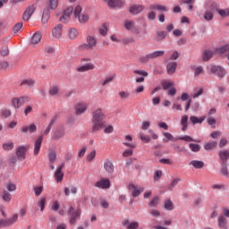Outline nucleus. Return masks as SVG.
Wrapping results in <instances>:
<instances>
[{"label":"nucleus","mask_w":229,"mask_h":229,"mask_svg":"<svg viewBox=\"0 0 229 229\" xmlns=\"http://www.w3.org/2000/svg\"><path fill=\"white\" fill-rule=\"evenodd\" d=\"M106 114L103 112V109L98 108L92 112V131H99L104 129V133H113L114 126H106Z\"/></svg>","instance_id":"f257e3e1"},{"label":"nucleus","mask_w":229,"mask_h":229,"mask_svg":"<svg viewBox=\"0 0 229 229\" xmlns=\"http://www.w3.org/2000/svg\"><path fill=\"white\" fill-rule=\"evenodd\" d=\"M30 98L28 97H13L11 99V106L14 108V110H19L21 107L24 106L26 103H29Z\"/></svg>","instance_id":"f03ea898"},{"label":"nucleus","mask_w":229,"mask_h":229,"mask_svg":"<svg viewBox=\"0 0 229 229\" xmlns=\"http://www.w3.org/2000/svg\"><path fill=\"white\" fill-rule=\"evenodd\" d=\"M82 8L80 5H77L74 9L73 12V15L75 17V19H78L79 22H81V24H86V22L89 21V16L87 13H82Z\"/></svg>","instance_id":"7ed1b4c3"},{"label":"nucleus","mask_w":229,"mask_h":229,"mask_svg":"<svg viewBox=\"0 0 229 229\" xmlns=\"http://www.w3.org/2000/svg\"><path fill=\"white\" fill-rule=\"evenodd\" d=\"M68 215L70 216V224L75 225L76 224V219H80L81 216V209L80 208H74V207H70V209L68 211Z\"/></svg>","instance_id":"20e7f679"},{"label":"nucleus","mask_w":229,"mask_h":229,"mask_svg":"<svg viewBox=\"0 0 229 229\" xmlns=\"http://www.w3.org/2000/svg\"><path fill=\"white\" fill-rule=\"evenodd\" d=\"M87 43L81 46V49H86L87 51H89L90 49H94L96 46L98 45V39L94 38L93 36H88L87 37Z\"/></svg>","instance_id":"39448f33"},{"label":"nucleus","mask_w":229,"mask_h":229,"mask_svg":"<svg viewBox=\"0 0 229 229\" xmlns=\"http://www.w3.org/2000/svg\"><path fill=\"white\" fill-rule=\"evenodd\" d=\"M72 12H74V8L72 6L66 8L64 11L63 15L59 19L60 22H63L64 24H67V22L71 21V14L72 13Z\"/></svg>","instance_id":"423d86ee"},{"label":"nucleus","mask_w":229,"mask_h":229,"mask_svg":"<svg viewBox=\"0 0 229 229\" xmlns=\"http://www.w3.org/2000/svg\"><path fill=\"white\" fill-rule=\"evenodd\" d=\"M87 108H89V104L87 102L77 103L74 106L76 115H81V114H85V112H87Z\"/></svg>","instance_id":"0eeeda50"},{"label":"nucleus","mask_w":229,"mask_h":229,"mask_svg":"<svg viewBox=\"0 0 229 229\" xmlns=\"http://www.w3.org/2000/svg\"><path fill=\"white\" fill-rule=\"evenodd\" d=\"M210 71L212 74H216L218 78H225L226 76V70L221 66L213 65Z\"/></svg>","instance_id":"6e6552de"},{"label":"nucleus","mask_w":229,"mask_h":229,"mask_svg":"<svg viewBox=\"0 0 229 229\" xmlns=\"http://www.w3.org/2000/svg\"><path fill=\"white\" fill-rule=\"evenodd\" d=\"M128 189L130 191H132V192H131L132 198H139L140 196V194H142V192H144V187L139 188L133 183H130L128 185Z\"/></svg>","instance_id":"1a4fd4ad"},{"label":"nucleus","mask_w":229,"mask_h":229,"mask_svg":"<svg viewBox=\"0 0 229 229\" xmlns=\"http://www.w3.org/2000/svg\"><path fill=\"white\" fill-rule=\"evenodd\" d=\"M64 165H61L58 166V168L55 170L54 178L57 183H62L64 182Z\"/></svg>","instance_id":"9d476101"},{"label":"nucleus","mask_w":229,"mask_h":229,"mask_svg":"<svg viewBox=\"0 0 229 229\" xmlns=\"http://www.w3.org/2000/svg\"><path fill=\"white\" fill-rule=\"evenodd\" d=\"M29 147L24 145L20 146L16 150V156L18 160H26V153L28 152Z\"/></svg>","instance_id":"9b49d317"},{"label":"nucleus","mask_w":229,"mask_h":229,"mask_svg":"<svg viewBox=\"0 0 229 229\" xmlns=\"http://www.w3.org/2000/svg\"><path fill=\"white\" fill-rule=\"evenodd\" d=\"M63 137H65V129L62 127L55 129L52 132V139L54 140H60V139H63Z\"/></svg>","instance_id":"f8f14e48"},{"label":"nucleus","mask_w":229,"mask_h":229,"mask_svg":"<svg viewBox=\"0 0 229 229\" xmlns=\"http://www.w3.org/2000/svg\"><path fill=\"white\" fill-rule=\"evenodd\" d=\"M123 28L128 31H132L136 35H139V30L135 29V21L127 20L123 22Z\"/></svg>","instance_id":"ddd939ff"},{"label":"nucleus","mask_w":229,"mask_h":229,"mask_svg":"<svg viewBox=\"0 0 229 229\" xmlns=\"http://www.w3.org/2000/svg\"><path fill=\"white\" fill-rule=\"evenodd\" d=\"M44 140V135H40L34 142V155L35 157H38V153H40V148H42V142Z\"/></svg>","instance_id":"4468645a"},{"label":"nucleus","mask_w":229,"mask_h":229,"mask_svg":"<svg viewBox=\"0 0 229 229\" xmlns=\"http://www.w3.org/2000/svg\"><path fill=\"white\" fill-rule=\"evenodd\" d=\"M94 69H96V65L92 63L76 67L77 72H87V71H94Z\"/></svg>","instance_id":"2eb2a0df"},{"label":"nucleus","mask_w":229,"mask_h":229,"mask_svg":"<svg viewBox=\"0 0 229 229\" xmlns=\"http://www.w3.org/2000/svg\"><path fill=\"white\" fill-rule=\"evenodd\" d=\"M106 1L110 8H123L124 2L123 0H104Z\"/></svg>","instance_id":"dca6fc26"},{"label":"nucleus","mask_w":229,"mask_h":229,"mask_svg":"<svg viewBox=\"0 0 229 229\" xmlns=\"http://www.w3.org/2000/svg\"><path fill=\"white\" fill-rule=\"evenodd\" d=\"M133 73L138 74L139 76H142V77L136 78V83H144V80H145L144 78H147L148 72L144 70H134Z\"/></svg>","instance_id":"f3484780"},{"label":"nucleus","mask_w":229,"mask_h":229,"mask_svg":"<svg viewBox=\"0 0 229 229\" xmlns=\"http://www.w3.org/2000/svg\"><path fill=\"white\" fill-rule=\"evenodd\" d=\"M33 13H35V6H33V5L29 6L23 13V16H22L23 21H30V19H31V15H33Z\"/></svg>","instance_id":"a211bd4d"},{"label":"nucleus","mask_w":229,"mask_h":229,"mask_svg":"<svg viewBox=\"0 0 229 229\" xmlns=\"http://www.w3.org/2000/svg\"><path fill=\"white\" fill-rule=\"evenodd\" d=\"M95 187H98V189H110V180L101 179L95 183Z\"/></svg>","instance_id":"6ab92c4d"},{"label":"nucleus","mask_w":229,"mask_h":229,"mask_svg":"<svg viewBox=\"0 0 229 229\" xmlns=\"http://www.w3.org/2000/svg\"><path fill=\"white\" fill-rule=\"evenodd\" d=\"M104 169L108 173V174H113L114 171V163L110 159H106L104 162Z\"/></svg>","instance_id":"aec40b11"},{"label":"nucleus","mask_w":229,"mask_h":229,"mask_svg":"<svg viewBox=\"0 0 229 229\" xmlns=\"http://www.w3.org/2000/svg\"><path fill=\"white\" fill-rule=\"evenodd\" d=\"M21 133H27L28 131L29 133H35V131H37V125L35 123H32L29 126L25 125L21 128Z\"/></svg>","instance_id":"412c9836"},{"label":"nucleus","mask_w":229,"mask_h":229,"mask_svg":"<svg viewBox=\"0 0 229 229\" xmlns=\"http://www.w3.org/2000/svg\"><path fill=\"white\" fill-rule=\"evenodd\" d=\"M64 26L62 24H58L52 30V35L55 38H62V30Z\"/></svg>","instance_id":"4be33fe9"},{"label":"nucleus","mask_w":229,"mask_h":229,"mask_svg":"<svg viewBox=\"0 0 229 229\" xmlns=\"http://www.w3.org/2000/svg\"><path fill=\"white\" fill-rule=\"evenodd\" d=\"M40 40H42V33H40V31H37L32 35L30 44H32V46H36V44H38Z\"/></svg>","instance_id":"5701e85b"},{"label":"nucleus","mask_w":229,"mask_h":229,"mask_svg":"<svg viewBox=\"0 0 229 229\" xmlns=\"http://www.w3.org/2000/svg\"><path fill=\"white\" fill-rule=\"evenodd\" d=\"M0 198H2L5 203H10V201H12V193L7 190H4L0 193Z\"/></svg>","instance_id":"b1692460"},{"label":"nucleus","mask_w":229,"mask_h":229,"mask_svg":"<svg viewBox=\"0 0 229 229\" xmlns=\"http://www.w3.org/2000/svg\"><path fill=\"white\" fill-rule=\"evenodd\" d=\"M35 80L33 79H24L21 81L20 86L21 87H28L29 89H31L32 87H35Z\"/></svg>","instance_id":"393cba45"},{"label":"nucleus","mask_w":229,"mask_h":229,"mask_svg":"<svg viewBox=\"0 0 229 229\" xmlns=\"http://www.w3.org/2000/svg\"><path fill=\"white\" fill-rule=\"evenodd\" d=\"M218 227L220 229H228V220L226 217L220 216L218 217Z\"/></svg>","instance_id":"a878e982"},{"label":"nucleus","mask_w":229,"mask_h":229,"mask_svg":"<svg viewBox=\"0 0 229 229\" xmlns=\"http://www.w3.org/2000/svg\"><path fill=\"white\" fill-rule=\"evenodd\" d=\"M148 10H157V12H167V7L165 5L158 4H151L148 6Z\"/></svg>","instance_id":"bb28decb"},{"label":"nucleus","mask_w":229,"mask_h":229,"mask_svg":"<svg viewBox=\"0 0 229 229\" xmlns=\"http://www.w3.org/2000/svg\"><path fill=\"white\" fill-rule=\"evenodd\" d=\"M176 67H178L176 62L169 63L166 65L167 74H174V72H176Z\"/></svg>","instance_id":"cd10ccee"},{"label":"nucleus","mask_w":229,"mask_h":229,"mask_svg":"<svg viewBox=\"0 0 229 229\" xmlns=\"http://www.w3.org/2000/svg\"><path fill=\"white\" fill-rule=\"evenodd\" d=\"M59 93H60V87H58L57 85H52L48 89L49 96H52L53 98H55V96H58Z\"/></svg>","instance_id":"c85d7f7f"},{"label":"nucleus","mask_w":229,"mask_h":229,"mask_svg":"<svg viewBox=\"0 0 229 229\" xmlns=\"http://www.w3.org/2000/svg\"><path fill=\"white\" fill-rule=\"evenodd\" d=\"M144 10V6L138 4V5H132L130 8V13H132V15H138V13H140Z\"/></svg>","instance_id":"c756f323"},{"label":"nucleus","mask_w":229,"mask_h":229,"mask_svg":"<svg viewBox=\"0 0 229 229\" xmlns=\"http://www.w3.org/2000/svg\"><path fill=\"white\" fill-rule=\"evenodd\" d=\"M123 226H126L127 229H137L139 228V223L138 222H132L130 224V220L123 221Z\"/></svg>","instance_id":"7c9ffc66"},{"label":"nucleus","mask_w":229,"mask_h":229,"mask_svg":"<svg viewBox=\"0 0 229 229\" xmlns=\"http://www.w3.org/2000/svg\"><path fill=\"white\" fill-rule=\"evenodd\" d=\"M44 53H45L46 56H51L52 55H55V47H53L51 45H47L44 47Z\"/></svg>","instance_id":"2f4dec72"},{"label":"nucleus","mask_w":229,"mask_h":229,"mask_svg":"<svg viewBox=\"0 0 229 229\" xmlns=\"http://www.w3.org/2000/svg\"><path fill=\"white\" fill-rule=\"evenodd\" d=\"M165 53V51H164V50L154 51V52L148 54V56L150 57V60H153L155 58L164 56Z\"/></svg>","instance_id":"473e14b6"},{"label":"nucleus","mask_w":229,"mask_h":229,"mask_svg":"<svg viewBox=\"0 0 229 229\" xmlns=\"http://www.w3.org/2000/svg\"><path fill=\"white\" fill-rule=\"evenodd\" d=\"M212 56H214V52H212L210 50H206L202 54V60H203V62H208V60H210V58H212Z\"/></svg>","instance_id":"72a5a7b5"},{"label":"nucleus","mask_w":229,"mask_h":229,"mask_svg":"<svg viewBox=\"0 0 229 229\" xmlns=\"http://www.w3.org/2000/svg\"><path fill=\"white\" fill-rule=\"evenodd\" d=\"M49 15H50L49 9H45L43 11V15L41 18V22L43 24H47V21H49Z\"/></svg>","instance_id":"f704fd0d"},{"label":"nucleus","mask_w":229,"mask_h":229,"mask_svg":"<svg viewBox=\"0 0 229 229\" xmlns=\"http://www.w3.org/2000/svg\"><path fill=\"white\" fill-rule=\"evenodd\" d=\"M188 121H189V116L187 115H183L182 116V119H181V124L182 126V131H187V128H188Z\"/></svg>","instance_id":"c9c22d12"},{"label":"nucleus","mask_w":229,"mask_h":229,"mask_svg":"<svg viewBox=\"0 0 229 229\" xmlns=\"http://www.w3.org/2000/svg\"><path fill=\"white\" fill-rule=\"evenodd\" d=\"M190 165H193L195 169H202V167L205 165V163H203V161L192 160L190 162Z\"/></svg>","instance_id":"e433bc0d"},{"label":"nucleus","mask_w":229,"mask_h":229,"mask_svg":"<svg viewBox=\"0 0 229 229\" xmlns=\"http://www.w3.org/2000/svg\"><path fill=\"white\" fill-rule=\"evenodd\" d=\"M190 121L192 124H201L205 121V116L199 118L198 116H191Z\"/></svg>","instance_id":"4c0bfd02"},{"label":"nucleus","mask_w":229,"mask_h":229,"mask_svg":"<svg viewBox=\"0 0 229 229\" xmlns=\"http://www.w3.org/2000/svg\"><path fill=\"white\" fill-rule=\"evenodd\" d=\"M216 146H217L216 141H209L204 145V149H206V151H210V149L216 148Z\"/></svg>","instance_id":"58836bf2"},{"label":"nucleus","mask_w":229,"mask_h":229,"mask_svg":"<svg viewBox=\"0 0 229 229\" xmlns=\"http://www.w3.org/2000/svg\"><path fill=\"white\" fill-rule=\"evenodd\" d=\"M177 139L178 140H184L185 142H201V140H196L189 135L181 136V137H178Z\"/></svg>","instance_id":"ea45409f"},{"label":"nucleus","mask_w":229,"mask_h":229,"mask_svg":"<svg viewBox=\"0 0 229 229\" xmlns=\"http://www.w3.org/2000/svg\"><path fill=\"white\" fill-rule=\"evenodd\" d=\"M68 35H69V38H71V40H74L75 38H78V35H79L78 30L70 29L68 30Z\"/></svg>","instance_id":"a19ab883"},{"label":"nucleus","mask_w":229,"mask_h":229,"mask_svg":"<svg viewBox=\"0 0 229 229\" xmlns=\"http://www.w3.org/2000/svg\"><path fill=\"white\" fill-rule=\"evenodd\" d=\"M1 116L4 119H8V117H12V110L9 108H4L1 110Z\"/></svg>","instance_id":"79ce46f5"},{"label":"nucleus","mask_w":229,"mask_h":229,"mask_svg":"<svg viewBox=\"0 0 229 229\" xmlns=\"http://www.w3.org/2000/svg\"><path fill=\"white\" fill-rule=\"evenodd\" d=\"M19 219V215L14 214L11 217L7 219V223L9 224V226H12V225H15Z\"/></svg>","instance_id":"37998d69"},{"label":"nucleus","mask_w":229,"mask_h":229,"mask_svg":"<svg viewBox=\"0 0 229 229\" xmlns=\"http://www.w3.org/2000/svg\"><path fill=\"white\" fill-rule=\"evenodd\" d=\"M164 208L165 210H174V206L173 205V201L167 199L165 200L164 202Z\"/></svg>","instance_id":"c03bdc74"},{"label":"nucleus","mask_w":229,"mask_h":229,"mask_svg":"<svg viewBox=\"0 0 229 229\" xmlns=\"http://www.w3.org/2000/svg\"><path fill=\"white\" fill-rule=\"evenodd\" d=\"M219 157L222 162L225 164V162H226V160L229 158V152L227 150L221 151L219 153Z\"/></svg>","instance_id":"a18cd8bd"},{"label":"nucleus","mask_w":229,"mask_h":229,"mask_svg":"<svg viewBox=\"0 0 229 229\" xmlns=\"http://www.w3.org/2000/svg\"><path fill=\"white\" fill-rule=\"evenodd\" d=\"M99 33L102 37H106V33H108V25L106 23L102 24V27L99 29Z\"/></svg>","instance_id":"49530a36"},{"label":"nucleus","mask_w":229,"mask_h":229,"mask_svg":"<svg viewBox=\"0 0 229 229\" xmlns=\"http://www.w3.org/2000/svg\"><path fill=\"white\" fill-rule=\"evenodd\" d=\"M156 35H157V40L158 42H160V41L164 40V38H165V37H167V32H165V31H157L156 33Z\"/></svg>","instance_id":"de8ad7c7"},{"label":"nucleus","mask_w":229,"mask_h":229,"mask_svg":"<svg viewBox=\"0 0 229 229\" xmlns=\"http://www.w3.org/2000/svg\"><path fill=\"white\" fill-rule=\"evenodd\" d=\"M189 148L193 153H198L201 149V146L196 143H190Z\"/></svg>","instance_id":"09e8293b"},{"label":"nucleus","mask_w":229,"mask_h":229,"mask_svg":"<svg viewBox=\"0 0 229 229\" xmlns=\"http://www.w3.org/2000/svg\"><path fill=\"white\" fill-rule=\"evenodd\" d=\"M48 159L50 164H55L56 160V152L55 150H51L48 154Z\"/></svg>","instance_id":"8fccbe9b"},{"label":"nucleus","mask_w":229,"mask_h":229,"mask_svg":"<svg viewBox=\"0 0 229 229\" xmlns=\"http://www.w3.org/2000/svg\"><path fill=\"white\" fill-rule=\"evenodd\" d=\"M174 83L172 81H165L162 82V87H163L164 90H168V89H172V87H174Z\"/></svg>","instance_id":"3c124183"},{"label":"nucleus","mask_w":229,"mask_h":229,"mask_svg":"<svg viewBox=\"0 0 229 229\" xmlns=\"http://www.w3.org/2000/svg\"><path fill=\"white\" fill-rule=\"evenodd\" d=\"M48 6L51 10L58 8V0H48Z\"/></svg>","instance_id":"603ef678"},{"label":"nucleus","mask_w":229,"mask_h":229,"mask_svg":"<svg viewBox=\"0 0 229 229\" xmlns=\"http://www.w3.org/2000/svg\"><path fill=\"white\" fill-rule=\"evenodd\" d=\"M139 138L140 139V140H142V142H146L147 144L151 140V138L144 134V132H140Z\"/></svg>","instance_id":"864d4df0"},{"label":"nucleus","mask_w":229,"mask_h":229,"mask_svg":"<svg viewBox=\"0 0 229 229\" xmlns=\"http://www.w3.org/2000/svg\"><path fill=\"white\" fill-rule=\"evenodd\" d=\"M13 148H14V145H13V142L12 141L3 144V149H4V151H12Z\"/></svg>","instance_id":"5fc2aeb1"},{"label":"nucleus","mask_w":229,"mask_h":229,"mask_svg":"<svg viewBox=\"0 0 229 229\" xmlns=\"http://www.w3.org/2000/svg\"><path fill=\"white\" fill-rule=\"evenodd\" d=\"M6 189H7V191H9V192H13V191H17V185H15V183H13V182H8L6 184Z\"/></svg>","instance_id":"6e6d98bb"},{"label":"nucleus","mask_w":229,"mask_h":229,"mask_svg":"<svg viewBox=\"0 0 229 229\" xmlns=\"http://www.w3.org/2000/svg\"><path fill=\"white\" fill-rule=\"evenodd\" d=\"M204 19L205 21H212V19H214V13L212 11H206L204 13Z\"/></svg>","instance_id":"4d7b16f0"},{"label":"nucleus","mask_w":229,"mask_h":229,"mask_svg":"<svg viewBox=\"0 0 229 229\" xmlns=\"http://www.w3.org/2000/svg\"><path fill=\"white\" fill-rule=\"evenodd\" d=\"M207 123L209 126H212V128H216V118L212 117V116H208L207 118Z\"/></svg>","instance_id":"13d9d810"},{"label":"nucleus","mask_w":229,"mask_h":229,"mask_svg":"<svg viewBox=\"0 0 229 229\" xmlns=\"http://www.w3.org/2000/svg\"><path fill=\"white\" fill-rule=\"evenodd\" d=\"M204 92L203 88L196 89L195 93L192 95L193 99H196V98H199V96H202Z\"/></svg>","instance_id":"bf43d9fd"},{"label":"nucleus","mask_w":229,"mask_h":229,"mask_svg":"<svg viewBox=\"0 0 229 229\" xmlns=\"http://www.w3.org/2000/svg\"><path fill=\"white\" fill-rule=\"evenodd\" d=\"M38 207L40 208L41 212H44V208H46V198H41L38 202Z\"/></svg>","instance_id":"052dcab7"},{"label":"nucleus","mask_w":229,"mask_h":229,"mask_svg":"<svg viewBox=\"0 0 229 229\" xmlns=\"http://www.w3.org/2000/svg\"><path fill=\"white\" fill-rule=\"evenodd\" d=\"M221 17H229V8L227 9H219L218 12Z\"/></svg>","instance_id":"680f3d73"},{"label":"nucleus","mask_w":229,"mask_h":229,"mask_svg":"<svg viewBox=\"0 0 229 229\" xmlns=\"http://www.w3.org/2000/svg\"><path fill=\"white\" fill-rule=\"evenodd\" d=\"M43 191H44L43 186H35L34 187L35 196H40L42 194Z\"/></svg>","instance_id":"e2e57ef3"},{"label":"nucleus","mask_w":229,"mask_h":229,"mask_svg":"<svg viewBox=\"0 0 229 229\" xmlns=\"http://www.w3.org/2000/svg\"><path fill=\"white\" fill-rule=\"evenodd\" d=\"M163 135L165 137V139H168V140H171L172 142H176V140H178V138H174L173 134L169 132H164Z\"/></svg>","instance_id":"0e129e2a"},{"label":"nucleus","mask_w":229,"mask_h":229,"mask_svg":"<svg viewBox=\"0 0 229 229\" xmlns=\"http://www.w3.org/2000/svg\"><path fill=\"white\" fill-rule=\"evenodd\" d=\"M22 22H18L13 26V33H19V31H21V30H22Z\"/></svg>","instance_id":"69168bd1"},{"label":"nucleus","mask_w":229,"mask_h":229,"mask_svg":"<svg viewBox=\"0 0 229 229\" xmlns=\"http://www.w3.org/2000/svg\"><path fill=\"white\" fill-rule=\"evenodd\" d=\"M118 96L121 98V99H128V98H130V92L129 91H120L118 93Z\"/></svg>","instance_id":"338daca9"},{"label":"nucleus","mask_w":229,"mask_h":229,"mask_svg":"<svg viewBox=\"0 0 229 229\" xmlns=\"http://www.w3.org/2000/svg\"><path fill=\"white\" fill-rule=\"evenodd\" d=\"M96 158V150L91 151L86 157V160L89 162H92Z\"/></svg>","instance_id":"774afa93"}]
</instances>
